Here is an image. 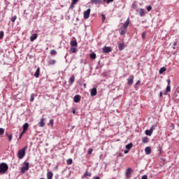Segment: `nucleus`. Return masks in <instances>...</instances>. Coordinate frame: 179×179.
<instances>
[{
  "mask_svg": "<svg viewBox=\"0 0 179 179\" xmlns=\"http://www.w3.org/2000/svg\"><path fill=\"white\" fill-rule=\"evenodd\" d=\"M9 169V166L6 163L2 162L0 164V174H5Z\"/></svg>",
  "mask_w": 179,
  "mask_h": 179,
  "instance_id": "f257e3e1",
  "label": "nucleus"
},
{
  "mask_svg": "<svg viewBox=\"0 0 179 179\" xmlns=\"http://www.w3.org/2000/svg\"><path fill=\"white\" fill-rule=\"evenodd\" d=\"M27 149V147H24V148L19 150L17 156L18 159H22L24 156H26V150Z\"/></svg>",
  "mask_w": 179,
  "mask_h": 179,
  "instance_id": "f03ea898",
  "label": "nucleus"
},
{
  "mask_svg": "<svg viewBox=\"0 0 179 179\" xmlns=\"http://www.w3.org/2000/svg\"><path fill=\"white\" fill-rule=\"evenodd\" d=\"M25 166L21 168V173L24 174L27 170H29V162H24Z\"/></svg>",
  "mask_w": 179,
  "mask_h": 179,
  "instance_id": "7ed1b4c3",
  "label": "nucleus"
},
{
  "mask_svg": "<svg viewBox=\"0 0 179 179\" xmlns=\"http://www.w3.org/2000/svg\"><path fill=\"white\" fill-rule=\"evenodd\" d=\"M44 121H45V119L44 118V116H43V117L40 120V122H38V127H40L41 128L45 127V122H44Z\"/></svg>",
  "mask_w": 179,
  "mask_h": 179,
  "instance_id": "20e7f679",
  "label": "nucleus"
},
{
  "mask_svg": "<svg viewBox=\"0 0 179 179\" xmlns=\"http://www.w3.org/2000/svg\"><path fill=\"white\" fill-rule=\"evenodd\" d=\"M90 12H92L90 8H88L86 11L84 12V19H89V17L90 16Z\"/></svg>",
  "mask_w": 179,
  "mask_h": 179,
  "instance_id": "39448f33",
  "label": "nucleus"
},
{
  "mask_svg": "<svg viewBox=\"0 0 179 179\" xmlns=\"http://www.w3.org/2000/svg\"><path fill=\"white\" fill-rule=\"evenodd\" d=\"M134 76H130L127 80V83L129 86H132V84L134 83Z\"/></svg>",
  "mask_w": 179,
  "mask_h": 179,
  "instance_id": "423d86ee",
  "label": "nucleus"
},
{
  "mask_svg": "<svg viewBox=\"0 0 179 179\" xmlns=\"http://www.w3.org/2000/svg\"><path fill=\"white\" fill-rule=\"evenodd\" d=\"M136 12H138V13H139L140 16L143 17L146 15V13H145V9L143 8H140L136 10Z\"/></svg>",
  "mask_w": 179,
  "mask_h": 179,
  "instance_id": "0eeeda50",
  "label": "nucleus"
},
{
  "mask_svg": "<svg viewBox=\"0 0 179 179\" xmlns=\"http://www.w3.org/2000/svg\"><path fill=\"white\" fill-rule=\"evenodd\" d=\"M102 51L103 54H107L108 52H110L111 48L105 46L104 48H103Z\"/></svg>",
  "mask_w": 179,
  "mask_h": 179,
  "instance_id": "6e6552de",
  "label": "nucleus"
},
{
  "mask_svg": "<svg viewBox=\"0 0 179 179\" xmlns=\"http://www.w3.org/2000/svg\"><path fill=\"white\" fill-rule=\"evenodd\" d=\"M70 52L73 54H75V52H78V46L77 45H72Z\"/></svg>",
  "mask_w": 179,
  "mask_h": 179,
  "instance_id": "1a4fd4ad",
  "label": "nucleus"
},
{
  "mask_svg": "<svg viewBox=\"0 0 179 179\" xmlns=\"http://www.w3.org/2000/svg\"><path fill=\"white\" fill-rule=\"evenodd\" d=\"M81 99H82V96H80V95H76L73 98V101L74 103H79Z\"/></svg>",
  "mask_w": 179,
  "mask_h": 179,
  "instance_id": "9d476101",
  "label": "nucleus"
},
{
  "mask_svg": "<svg viewBox=\"0 0 179 179\" xmlns=\"http://www.w3.org/2000/svg\"><path fill=\"white\" fill-rule=\"evenodd\" d=\"M120 34L121 36H125V34H127V29L126 28H123L122 27L120 28Z\"/></svg>",
  "mask_w": 179,
  "mask_h": 179,
  "instance_id": "9b49d317",
  "label": "nucleus"
},
{
  "mask_svg": "<svg viewBox=\"0 0 179 179\" xmlns=\"http://www.w3.org/2000/svg\"><path fill=\"white\" fill-rule=\"evenodd\" d=\"M97 94V88L94 87L92 89L91 92H90V96H96Z\"/></svg>",
  "mask_w": 179,
  "mask_h": 179,
  "instance_id": "f8f14e48",
  "label": "nucleus"
},
{
  "mask_svg": "<svg viewBox=\"0 0 179 179\" xmlns=\"http://www.w3.org/2000/svg\"><path fill=\"white\" fill-rule=\"evenodd\" d=\"M48 179H52V177H54V173H52V171H48L46 174Z\"/></svg>",
  "mask_w": 179,
  "mask_h": 179,
  "instance_id": "ddd939ff",
  "label": "nucleus"
},
{
  "mask_svg": "<svg viewBox=\"0 0 179 179\" xmlns=\"http://www.w3.org/2000/svg\"><path fill=\"white\" fill-rule=\"evenodd\" d=\"M131 171H132V169L128 168L126 170V177L127 178H129V176L131 175Z\"/></svg>",
  "mask_w": 179,
  "mask_h": 179,
  "instance_id": "4468645a",
  "label": "nucleus"
},
{
  "mask_svg": "<svg viewBox=\"0 0 179 179\" xmlns=\"http://www.w3.org/2000/svg\"><path fill=\"white\" fill-rule=\"evenodd\" d=\"M145 152L146 155H150V153H152V148L150 147H146L145 148Z\"/></svg>",
  "mask_w": 179,
  "mask_h": 179,
  "instance_id": "2eb2a0df",
  "label": "nucleus"
},
{
  "mask_svg": "<svg viewBox=\"0 0 179 179\" xmlns=\"http://www.w3.org/2000/svg\"><path fill=\"white\" fill-rule=\"evenodd\" d=\"M128 26H129V18H127V20H126V22L124 23L123 24V28L124 29H127Z\"/></svg>",
  "mask_w": 179,
  "mask_h": 179,
  "instance_id": "dca6fc26",
  "label": "nucleus"
},
{
  "mask_svg": "<svg viewBox=\"0 0 179 179\" xmlns=\"http://www.w3.org/2000/svg\"><path fill=\"white\" fill-rule=\"evenodd\" d=\"M91 3L94 5H99L101 3V0H91Z\"/></svg>",
  "mask_w": 179,
  "mask_h": 179,
  "instance_id": "f3484780",
  "label": "nucleus"
},
{
  "mask_svg": "<svg viewBox=\"0 0 179 179\" xmlns=\"http://www.w3.org/2000/svg\"><path fill=\"white\" fill-rule=\"evenodd\" d=\"M28 128H29V123H25V124H24L23 126H22V129H23L22 131H23L24 132H26V131H27Z\"/></svg>",
  "mask_w": 179,
  "mask_h": 179,
  "instance_id": "a211bd4d",
  "label": "nucleus"
},
{
  "mask_svg": "<svg viewBox=\"0 0 179 179\" xmlns=\"http://www.w3.org/2000/svg\"><path fill=\"white\" fill-rule=\"evenodd\" d=\"M35 78H38L40 76V67H38L36 69L35 73H34Z\"/></svg>",
  "mask_w": 179,
  "mask_h": 179,
  "instance_id": "6ab92c4d",
  "label": "nucleus"
},
{
  "mask_svg": "<svg viewBox=\"0 0 179 179\" xmlns=\"http://www.w3.org/2000/svg\"><path fill=\"white\" fill-rule=\"evenodd\" d=\"M48 65H55L57 61L55 59H50L48 62Z\"/></svg>",
  "mask_w": 179,
  "mask_h": 179,
  "instance_id": "aec40b11",
  "label": "nucleus"
},
{
  "mask_svg": "<svg viewBox=\"0 0 179 179\" xmlns=\"http://www.w3.org/2000/svg\"><path fill=\"white\" fill-rule=\"evenodd\" d=\"M38 35H37V34H33L31 37H30V41H34V40H36V38H37Z\"/></svg>",
  "mask_w": 179,
  "mask_h": 179,
  "instance_id": "412c9836",
  "label": "nucleus"
},
{
  "mask_svg": "<svg viewBox=\"0 0 179 179\" xmlns=\"http://www.w3.org/2000/svg\"><path fill=\"white\" fill-rule=\"evenodd\" d=\"M152 134H153V131L152 130H145V135L148 136H152Z\"/></svg>",
  "mask_w": 179,
  "mask_h": 179,
  "instance_id": "4be33fe9",
  "label": "nucleus"
},
{
  "mask_svg": "<svg viewBox=\"0 0 179 179\" xmlns=\"http://www.w3.org/2000/svg\"><path fill=\"white\" fill-rule=\"evenodd\" d=\"M6 136H7V138H8L9 142H12V139H13L12 134H9L8 133H6Z\"/></svg>",
  "mask_w": 179,
  "mask_h": 179,
  "instance_id": "5701e85b",
  "label": "nucleus"
},
{
  "mask_svg": "<svg viewBox=\"0 0 179 179\" xmlns=\"http://www.w3.org/2000/svg\"><path fill=\"white\" fill-rule=\"evenodd\" d=\"M71 45H78V42H76V39H73L71 41Z\"/></svg>",
  "mask_w": 179,
  "mask_h": 179,
  "instance_id": "b1692460",
  "label": "nucleus"
},
{
  "mask_svg": "<svg viewBox=\"0 0 179 179\" xmlns=\"http://www.w3.org/2000/svg\"><path fill=\"white\" fill-rule=\"evenodd\" d=\"M166 71H167V69H166V67H162L159 70V73H164V72H166Z\"/></svg>",
  "mask_w": 179,
  "mask_h": 179,
  "instance_id": "393cba45",
  "label": "nucleus"
},
{
  "mask_svg": "<svg viewBox=\"0 0 179 179\" xmlns=\"http://www.w3.org/2000/svg\"><path fill=\"white\" fill-rule=\"evenodd\" d=\"M171 86L167 85L166 90V91H165V92H164V94H167V92H171Z\"/></svg>",
  "mask_w": 179,
  "mask_h": 179,
  "instance_id": "a878e982",
  "label": "nucleus"
},
{
  "mask_svg": "<svg viewBox=\"0 0 179 179\" xmlns=\"http://www.w3.org/2000/svg\"><path fill=\"white\" fill-rule=\"evenodd\" d=\"M89 176V177H92V173H90L88 171H86L83 177L84 178H86V177H87Z\"/></svg>",
  "mask_w": 179,
  "mask_h": 179,
  "instance_id": "bb28decb",
  "label": "nucleus"
},
{
  "mask_svg": "<svg viewBox=\"0 0 179 179\" xmlns=\"http://www.w3.org/2000/svg\"><path fill=\"white\" fill-rule=\"evenodd\" d=\"M17 19V16L14 15L10 18V20L13 23H15V22H16V20Z\"/></svg>",
  "mask_w": 179,
  "mask_h": 179,
  "instance_id": "cd10ccee",
  "label": "nucleus"
},
{
  "mask_svg": "<svg viewBox=\"0 0 179 179\" xmlns=\"http://www.w3.org/2000/svg\"><path fill=\"white\" fill-rule=\"evenodd\" d=\"M90 57L92 59H96V53L94 52H92L90 55Z\"/></svg>",
  "mask_w": 179,
  "mask_h": 179,
  "instance_id": "c85d7f7f",
  "label": "nucleus"
},
{
  "mask_svg": "<svg viewBox=\"0 0 179 179\" xmlns=\"http://www.w3.org/2000/svg\"><path fill=\"white\" fill-rule=\"evenodd\" d=\"M132 148V143H130L126 145V149L128 150H131V148Z\"/></svg>",
  "mask_w": 179,
  "mask_h": 179,
  "instance_id": "c756f323",
  "label": "nucleus"
},
{
  "mask_svg": "<svg viewBox=\"0 0 179 179\" xmlns=\"http://www.w3.org/2000/svg\"><path fill=\"white\" fill-rule=\"evenodd\" d=\"M73 82H75V76H72L71 77V78H70V83H71V85L73 84Z\"/></svg>",
  "mask_w": 179,
  "mask_h": 179,
  "instance_id": "7c9ffc66",
  "label": "nucleus"
},
{
  "mask_svg": "<svg viewBox=\"0 0 179 179\" xmlns=\"http://www.w3.org/2000/svg\"><path fill=\"white\" fill-rule=\"evenodd\" d=\"M148 142H149V138L148 137H144L143 138V143H148Z\"/></svg>",
  "mask_w": 179,
  "mask_h": 179,
  "instance_id": "2f4dec72",
  "label": "nucleus"
},
{
  "mask_svg": "<svg viewBox=\"0 0 179 179\" xmlns=\"http://www.w3.org/2000/svg\"><path fill=\"white\" fill-rule=\"evenodd\" d=\"M50 55H57V50H50Z\"/></svg>",
  "mask_w": 179,
  "mask_h": 179,
  "instance_id": "473e14b6",
  "label": "nucleus"
},
{
  "mask_svg": "<svg viewBox=\"0 0 179 179\" xmlns=\"http://www.w3.org/2000/svg\"><path fill=\"white\" fill-rule=\"evenodd\" d=\"M73 162V161L72 160V159H69L66 161V164H69V166H71V164H72Z\"/></svg>",
  "mask_w": 179,
  "mask_h": 179,
  "instance_id": "72a5a7b5",
  "label": "nucleus"
},
{
  "mask_svg": "<svg viewBox=\"0 0 179 179\" xmlns=\"http://www.w3.org/2000/svg\"><path fill=\"white\" fill-rule=\"evenodd\" d=\"M3 31H0V40H2L3 38Z\"/></svg>",
  "mask_w": 179,
  "mask_h": 179,
  "instance_id": "f704fd0d",
  "label": "nucleus"
},
{
  "mask_svg": "<svg viewBox=\"0 0 179 179\" xmlns=\"http://www.w3.org/2000/svg\"><path fill=\"white\" fill-rule=\"evenodd\" d=\"M30 101H34V94H31Z\"/></svg>",
  "mask_w": 179,
  "mask_h": 179,
  "instance_id": "c9c22d12",
  "label": "nucleus"
},
{
  "mask_svg": "<svg viewBox=\"0 0 179 179\" xmlns=\"http://www.w3.org/2000/svg\"><path fill=\"white\" fill-rule=\"evenodd\" d=\"M5 134V129L0 128V135H3Z\"/></svg>",
  "mask_w": 179,
  "mask_h": 179,
  "instance_id": "e433bc0d",
  "label": "nucleus"
},
{
  "mask_svg": "<svg viewBox=\"0 0 179 179\" xmlns=\"http://www.w3.org/2000/svg\"><path fill=\"white\" fill-rule=\"evenodd\" d=\"M26 131H22L21 134H20L19 139H22V137L23 136V134H24Z\"/></svg>",
  "mask_w": 179,
  "mask_h": 179,
  "instance_id": "4c0bfd02",
  "label": "nucleus"
},
{
  "mask_svg": "<svg viewBox=\"0 0 179 179\" xmlns=\"http://www.w3.org/2000/svg\"><path fill=\"white\" fill-rule=\"evenodd\" d=\"M49 124L51 125V127H54V120H50Z\"/></svg>",
  "mask_w": 179,
  "mask_h": 179,
  "instance_id": "58836bf2",
  "label": "nucleus"
},
{
  "mask_svg": "<svg viewBox=\"0 0 179 179\" xmlns=\"http://www.w3.org/2000/svg\"><path fill=\"white\" fill-rule=\"evenodd\" d=\"M92 153H93V148H90L88 150V155H92Z\"/></svg>",
  "mask_w": 179,
  "mask_h": 179,
  "instance_id": "ea45409f",
  "label": "nucleus"
},
{
  "mask_svg": "<svg viewBox=\"0 0 179 179\" xmlns=\"http://www.w3.org/2000/svg\"><path fill=\"white\" fill-rule=\"evenodd\" d=\"M79 2V0H72L73 5H76Z\"/></svg>",
  "mask_w": 179,
  "mask_h": 179,
  "instance_id": "a19ab883",
  "label": "nucleus"
},
{
  "mask_svg": "<svg viewBox=\"0 0 179 179\" xmlns=\"http://www.w3.org/2000/svg\"><path fill=\"white\" fill-rule=\"evenodd\" d=\"M101 17H102V22H104L106 20V15H104V14H102Z\"/></svg>",
  "mask_w": 179,
  "mask_h": 179,
  "instance_id": "79ce46f5",
  "label": "nucleus"
},
{
  "mask_svg": "<svg viewBox=\"0 0 179 179\" xmlns=\"http://www.w3.org/2000/svg\"><path fill=\"white\" fill-rule=\"evenodd\" d=\"M103 2H105L106 3H110V2H113V0H103Z\"/></svg>",
  "mask_w": 179,
  "mask_h": 179,
  "instance_id": "37998d69",
  "label": "nucleus"
},
{
  "mask_svg": "<svg viewBox=\"0 0 179 179\" xmlns=\"http://www.w3.org/2000/svg\"><path fill=\"white\" fill-rule=\"evenodd\" d=\"M142 38H143V39L146 38V32H143L142 34Z\"/></svg>",
  "mask_w": 179,
  "mask_h": 179,
  "instance_id": "c03bdc74",
  "label": "nucleus"
},
{
  "mask_svg": "<svg viewBox=\"0 0 179 179\" xmlns=\"http://www.w3.org/2000/svg\"><path fill=\"white\" fill-rule=\"evenodd\" d=\"M155 129H156V126H152L151 128H150V131H152L153 132V131H155Z\"/></svg>",
  "mask_w": 179,
  "mask_h": 179,
  "instance_id": "a18cd8bd",
  "label": "nucleus"
},
{
  "mask_svg": "<svg viewBox=\"0 0 179 179\" xmlns=\"http://www.w3.org/2000/svg\"><path fill=\"white\" fill-rule=\"evenodd\" d=\"M147 10H148V12H150V10H152V7H151L150 6H148L147 7Z\"/></svg>",
  "mask_w": 179,
  "mask_h": 179,
  "instance_id": "49530a36",
  "label": "nucleus"
},
{
  "mask_svg": "<svg viewBox=\"0 0 179 179\" xmlns=\"http://www.w3.org/2000/svg\"><path fill=\"white\" fill-rule=\"evenodd\" d=\"M119 50H120V51H122V50H124V45H120Z\"/></svg>",
  "mask_w": 179,
  "mask_h": 179,
  "instance_id": "de8ad7c7",
  "label": "nucleus"
},
{
  "mask_svg": "<svg viewBox=\"0 0 179 179\" xmlns=\"http://www.w3.org/2000/svg\"><path fill=\"white\" fill-rule=\"evenodd\" d=\"M141 178L142 179H148V176L143 175Z\"/></svg>",
  "mask_w": 179,
  "mask_h": 179,
  "instance_id": "09e8293b",
  "label": "nucleus"
},
{
  "mask_svg": "<svg viewBox=\"0 0 179 179\" xmlns=\"http://www.w3.org/2000/svg\"><path fill=\"white\" fill-rule=\"evenodd\" d=\"M74 8H75V4H73V3H71V8L73 9Z\"/></svg>",
  "mask_w": 179,
  "mask_h": 179,
  "instance_id": "8fccbe9b",
  "label": "nucleus"
},
{
  "mask_svg": "<svg viewBox=\"0 0 179 179\" xmlns=\"http://www.w3.org/2000/svg\"><path fill=\"white\" fill-rule=\"evenodd\" d=\"M129 150L127 149L124 151V153H125V155H127V153H129Z\"/></svg>",
  "mask_w": 179,
  "mask_h": 179,
  "instance_id": "3c124183",
  "label": "nucleus"
},
{
  "mask_svg": "<svg viewBox=\"0 0 179 179\" xmlns=\"http://www.w3.org/2000/svg\"><path fill=\"white\" fill-rule=\"evenodd\" d=\"M136 86L141 85V81L140 80H138L136 83Z\"/></svg>",
  "mask_w": 179,
  "mask_h": 179,
  "instance_id": "603ef678",
  "label": "nucleus"
},
{
  "mask_svg": "<svg viewBox=\"0 0 179 179\" xmlns=\"http://www.w3.org/2000/svg\"><path fill=\"white\" fill-rule=\"evenodd\" d=\"M171 82V80H170V79L168 80V86H170V83Z\"/></svg>",
  "mask_w": 179,
  "mask_h": 179,
  "instance_id": "864d4df0",
  "label": "nucleus"
},
{
  "mask_svg": "<svg viewBox=\"0 0 179 179\" xmlns=\"http://www.w3.org/2000/svg\"><path fill=\"white\" fill-rule=\"evenodd\" d=\"M162 96H163V92H160L159 96L162 97Z\"/></svg>",
  "mask_w": 179,
  "mask_h": 179,
  "instance_id": "5fc2aeb1",
  "label": "nucleus"
},
{
  "mask_svg": "<svg viewBox=\"0 0 179 179\" xmlns=\"http://www.w3.org/2000/svg\"><path fill=\"white\" fill-rule=\"evenodd\" d=\"M94 179H100V178L99 176H96Z\"/></svg>",
  "mask_w": 179,
  "mask_h": 179,
  "instance_id": "6e6d98bb",
  "label": "nucleus"
},
{
  "mask_svg": "<svg viewBox=\"0 0 179 179\" xmlns=\"http://www.w3.org/2000/svg\"><path fill=\"white\" fill-rule=\"evenodd\" d=\"M73 114H75V113H76V111L75 110H72Z\"/></svg>",
  "mask_w": 179,
  "mask_h": 179,
  "instance_id": "4d7b16f0",
  "label": "nucleus"
},
{
  "mask_svg": "<svg viewBox=\"0 0 179 179\" xmlns=\"http://www.w3.org/2000/svg\"><path fill=\"white\" fill-rule=\"evenodd\" d=\"M172 48H173V50H176V48H176V46H173Z\"/></svg>",
  "mask_w": 179,
  "mask_h": 179,
  "instance_id": "13d9d810",
  "label": "nucleus"
},
{
  "mask_svg": "<svg viewBox=\"0 0 179 179\" xmlns=\"http://www.w3.org/2000/svg\"><path fill=\"white\" fill-rule=\"evenodd\" d=\"M103 157V155H101L100 157L101 158Z\"/></svg>",
  "mask_w": 179,
  "mask_h": 179,
  "instance_id": "bf43d9fd",
  "label": "nucleus"
},
{
  "mask_svg": "<svg viewBox=\"0 0 179 179\" xmlns=\"http://www.w3.org/2000/svg\"><path fill=\"white\" fill-rule=\"evenodd\" d=\"M120 156H121V154H120Z\"/></svg>",
  "mask_w": 179,
  "mask_h": 179,
  "instance_id": "052dcab7",
  "label": "nucleus"
}]
</instances>
